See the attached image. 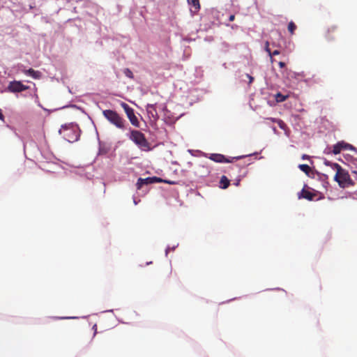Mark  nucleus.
Wrapping results in <instances>:
<instances>
[{"label":"nucleus","mask_w":357,"mask_h":357,"mask_svg":"<svg viewBox=\"0 0 357 357\" xmlns=\"http://www.w3.org/2000/svg\"><path fill=\"white\" fill-rule=\"evenodd\" d=\"M337 34V26L335 25L330 26L327 28L325 33V38L328 41H333Z\"/></svg>","instance_id":"nucleus-10"},{"label":"nucleus","mask_w":357,"mask_h":357,"mask_svg":"<svg viewBox=\"0 0 357 357\" xmlns=\"http://www.w3.org/2000/svg\"><path fill=\"white\" fill-rule=\"evenodd\" d=\"M298 167L301 171L305 172L306 174H308L309 172H310V167L307 165H305V164L299 165Z\"/></svg>","instance_id":"nucleus-15"},{"label":"nucleus","mask_w":357,"mask_h":357,"mask_svg":"<svg viewBox=\"0 0 357 357\" xmlns=\"http://www.w3.org/2000/svg\"><path fill=\"white\" fill-rule=\"evenodd\" d=\"M0 120H1V121H4V116H3V114H2V111H1V109H0Z\"/></svg>","instance_id":"nucleus-23"},{"label":"nucleus","mask_w":357,"mask_h":357,"mask_svg":"<svg viewBox=\"0 0 357 357\" xmlns=\"http://www.w3.org/2000/svg\"><path fill=\"white\" fill-rule=\"evenodd\" d=\"M308 158V156H307V155H303V159H305V158Z\"/></svg>","instance_id":"nucleus-28"},{"label":"nucleus","mask_w":357,"mask_h":357,"mask_svg":"<svg viewBox=\"0 0 357 357\" xmlns=\"http://www.w3.org/2000/svg\"><path fill=\"white\" fill-rule=\"evenodd\" d=\"M59 133L68 142L77 141L80 135V130L77 124L70 123L61 126Z\"/></svg>","instance_id":"nucleus-2"},{"label":"nucleus","mask_w":357,"mask_h":357,"mask_svg":"<svg viewBox=\"0 0 357 357\" xmlns=\"http://www.w3.org/2000/svg\"><path fill=\"white\" fill-rule=\"evenodd\" d=\"M266 51L268 53V54L271 56V50L269 48V43L267 41L266 43Z\"/></svg>","instance_id":"nucleus-21"},{"label":"nucleus","mask_w":357,"mask_h":357,"mask_svg":"<svg viewBox=\"0 0 357 357\" xmlns=\"http://www.w3.org/2000/svg\"><path fill=\"white\" fill-rule=\"evenodd\" d=\"M146 112L149 117L153 118L154 121H156L158 119V114L155 105H148L146 107Z\"/></svg>","instance_id":"nucleus-13"},{"label":"nucleus","mask_w":357,"mask_h":357,"mask_svg":"<svg viewBox=\"0 0 357 357\" xmlns=\"http://www.w3.org/2000/svg\"><path fill=\"white\" fill-rule=\"evenodd\" d=\"M278 64L280 68H284L285 66V63L282 61H280Z\"/></svg>","instance_id":"nucleus-25"},{"label":"nucleus","mask_w":357,"mask_h":357,"mask_svg":"<svg viewBox=\"0 0 357 357\" xmlns=\"http://www.w3.org/2000/svg\"><path fill=\"white\" fill-rule=\"evenodd\" d=\"M280 54V51L279 50H274L273 52H271V56H275V55H278Z\"/></svg>","instance_id":"nucleus-22"},{"label":"nucleus","mask_w":357,"mask_h":357,"mask_svg":"<svg viewBox=\"0 0 357 357\" xmlns=\"http://www.w3.org/2000/svg\"><path fill=\"white\" fill-rule=\"evenodd\" d=\"M287 96H284L280 93H278L276 96L277 101L278 102H283L287 99Z\"/></svg>","instance_id":"nucleus-19"},{"label":"nucleus","mask_w":357,"mask_h":357,"mask_svg":"<svg viewBox=\"0 0 357 357\" xmlns=\"http://www.w3.org/2000/svg\"><path fill=\"white\" fill-rule=\"evenodd\" d=\"M160 182H164L169 184H175L176 183L174 181H167V180H163L160 178H158L156 176L153 177H148L146 178H139L137 180V182L136 183L137 188L138 190L141 189L144 185H149L153 183H160Z\"/></svg>","instance_id":"nucleus-5"},{"label":"nucleus","mask_w":357,"mask_h":357,"mask_svg":"<svg viewBox=\"0 0 357 357\" xmlns=\"http://www.w3.org/2000/svg\"><path fill=\"white\" fill-rule=\"evenodd\" d=\"M247 77L250 79V83H251L253 81L254 78L252 76H250V75H248V74H247Z\"/></svg>","instance_id":"nucleus-26"},{"label":"nucleus","mask_w":357,"mask_h":357,"mask_svg":"<svg viewBox=\"0 0 357 357\" xmlns=\"http://www.w3.org/2000/svg\"><path fill=\"white\" fill-rule=\"evenodd\" d=\"M123 73L129 78H133V73L129 68H125Z\"/></svg>","instance_id":"nucleus-20"},{"label":"nucleus","mask_w":357,"mask_h":357,"mask_svg":"<svg viewBox=\"0 0 357 357\" xmlns=\"http://www.w3.org/2000/svg\"><path fill=\"white\" fill-rule=\"evenodd\" d=\"M93 328L95 329V333H96V329H97V326L95 324L93 326Z\"/></svg>","instance_id":"nucleus-27"},{"label":"nucleus","mask_w":357,"mask_h":357,"mask_svg":"<svg viewBox=\"0 0 357 357\" xmlns=\"http://www.w3.org/2000/svg\"><path fill=\"white\" fill-rule=\"evenodd\" d=\"M353 173H354V174H357V172H356V171L353 172Z\"/></svg>","instance_id":"nucleus-30"},{"label":"nucleus","mask_w":357,"mask_h":357,"mask_svg":"<svg viewBox=\"0 0 357 357\" xmlns=\"http://www.w3.org/2000/svg\"><path fill=\"white\" fill-rule=\"evenodd\" d=\"M342 150H356V148L351 144L346 143L344 141H341L333 146L332 152L335 155H337L340 153Z\"/></svg>","instance_id":"nucleus-8"},{"label":"nucleus","mask_w":357,"mask_h":357,"mask_svg":"<svg viewBox=\"0 0 357 357\" xmlns=\"http://www.w3.org/2000/svg\"><path fill=\"white\" fill-rule=\"evenodd\" d=\"M296 29V26L293 22H290L288 24V31L291 33V35H293L294 33L295 30Z\"/></svg>","instance_id":"nucleus-17"},{"label":"nucleus","mask_w":357,"mask_h":357,"mask_svg":"<svg viewBox=\"0 0 357 357\" xmlns=\"http://www.w3.org/2000/svg\"><path fill=\"white\" fill-rule=\"evenodd\" d=\"M243 158H244V156H237L232 158L231 160H229L226 158L224 155L220 153H212L209 157L211 160L216 162H232L233 160H236Z\"/></svg>","instance_id":"nucleus-9"},{"label":"nucleus","mask_w":357,"mask_h":357,"mask_svg":"<svg viewBox=\"0 0 357 357\" xmlns=\"http://www.w3.org/2000/svg\"><path fill=\"white\" fill-rule=\"evenodd\" d=\"M189 4L192 5L196 10L199 9V0H188Z\"/></svg>","instance_id":"nucleus-16"},{"label":"nucleus","mask_w":357,"mask_h":357,"mask_svg":"<svg viewBox=\"0 0 357 357\" xmlns=\"http://www.w3.org/2000/svg\"><path fill=\"white\" fill-rule=\"evenodd\" d=\"M130 139L132 140L137 146L144 151L151 150L150 144L146 139L144 133L137 130H133L130 132Z\"/></svg>","instance_id":"nucleus-4"},{"label":"nucleus","mask_w":357,"mask_h":357,"mask_svg":"<svg viewBox=\"0 0 357 357\" xmlns=\"http://www.w3.org/2000/svg\"><path fill=\"white\" fill-rule=\"evenodd\" d=\"M229 180L227 178L226 176H222L221 177L220 181V188H222V189H226L229 187Z\"/></svg>","instance_id":"nucleus-14"},{"label":"nucleus","mask_w":357,"mask_h":357,"mask_svg":"<svg viewBox=\"0 0 357 357\" xmlns=\"http://www.w3.org/2000/svg\"><path fill=\"white\" fill-rule=\"evenodd\" d=\"M324 163L325 165L331 167L333 169L336 171L334 179L337 181L341 188L348 187L353 185V182L347 172L342 168L337 163H333L326 159L324 160Z\"/></svg>","instance_id":"nucleus-1"},{"label":"nucleus","mask_w":357,"mask_h":357,"mask_svg":"<svg viewBox=\"0 0 357 357\" xmlns=\"http://www.w3.org/2000/svg\"><path fill=\"white\" fill-rule=\"evenodd\" d=\"M316 196V194L303 188L298 194V199H305L309 201H312Z\"/></svg>","instance_id":"nucleus-11"},{"label":"nucleus","mask_w":357,"mask_h":357,"mask_svg":"<svg viewBox=\"0 0 357 357\" xmlns=\"http://www.w3.org/2000/svg\"><path fill=\"white\" fill-rule=\"evenodd\" d=\"M234 19H235V15H231L229 16V20L230 22L234 21Z\"/></svg>","instance_id":"nucleus-24"},{"label":"nucleus","mask_w":357,"mask_h":357,"mask_svg":"<svg viewBox=\"0 0 357 357\" xmlns=\"http://www.w3.org/2000/svg\"><path fill=\"white\" fill-rule=\"evenodd\" d=\"M121 107L123 109L127 115L128 119L130 120L131 124L136 128L139 127V122L137 117L135 116L134 109L130 107L127 103L122 102L121 103Z\"/></svg>","instance_id":"nucleus-6"},{"label":"nucleus","mask_w":357,"mask_h":357,"mask_svg":"<svg viewBox=\"0 0 357 357\" xmlns=\"http://www.w3.org/2000/svg\"><path fill=\"white\" fill-rule=\"evenodd\" d=\"M271 121H272L273 122H276V123L278 124L279 127H280V128H282V129H284V128H285V127H286V124H285V123H284V122L282 120H281V119H271Z\"/></svg>","instance_id":"nucleus-18"},{"label":"nucleus","mask_w":357,"mask_h":357,"mask_svg":"<svg viewBox=\"0 0 357 357\" xmlns=\"http://www.w3.org/2000/svg\"><path fill=\"white\" fill-rule=\"evenodd\" d=\"M104 117L116 128L124 130L126 129V121L120 116L116 111L105 109L102 111Z\"/></svg>","instance_id":"nucleus-3"},{"label":"nucleus","mask_w":357,"mask_h":357,"mask_svg":"<svg viewBox=\"0 0 357 357\" xmlns=\"http://www.w3.org/2000/svg\"><path fill=\"white\" fill-rule=\"evenodd\" d=\"M29 89V86L23 84L20 81L10 82L8 86V91L11 93H20Z\"/></svg>","instance_id":"nucleus-7"},{"label":"nucleus","mask_w":357,"mask_h":357,"mask_svg":"<svg viewBox=\"0 0 357 357\" xmlns=\"http://www.w3.org/2000/svg\"><path fill=\"white\" fill-rule=\"evenodd\" d=\"M22 72L35 79H40L42 77V73L38 70H35L33 68L28 70H23Z\"/></svg>","instance_id":"nucleus-12"},{"label":"nucleus","mask_w":357,"mask_h":357,"mask_svg":"<svg viewBox=\"0 0 357 357\" xmlns=\"http://www.w3.org/2000/svg\"><path fill=\"white\" fill-rule=\"evenodd\" d=\"M234 167L238 168V165H234Z\"/></svg>","instance_id":"nucleus-29"}]
</instances>
